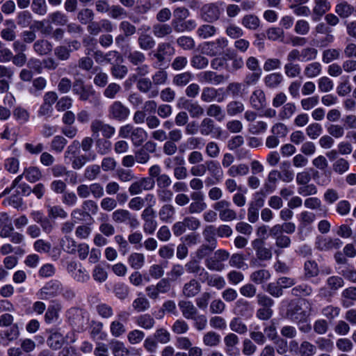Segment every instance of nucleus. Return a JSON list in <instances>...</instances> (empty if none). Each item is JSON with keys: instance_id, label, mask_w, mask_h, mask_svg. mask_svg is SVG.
<instances>
[{"instance_id": "34", "label": "nucleus", "mask_w": 356, "mask_h": 356, "mask_svg": "<svg viewBox=\"0 0 356 356\" xmlns=\"http://www.w3.org/2000/svg\"><path fill=\"white\" fill-rule=\"evenodd\" d=\"M152 33L156 38H163L172 33V28L166 23H156L152 26Z\"/></svg>"}, {"instance_id": "22", "label": "nucleus", "mask_w": 356, "mask_h": 356, "mask_svg": "<svg viewBox=\"0 0 356 356\" xmlns=\"http://www.w3.org/2000/svg\"><path fill=\"white\" fill-rule=\"evenodd\" d=\"M178 307L183 317L188 320H190L198 313L197 308L190 300H179L178 302Z\"/></svg>"}, {"instance_id": "1", "label": "nucleus", "mask_w": 356, "mask_h": 356, "mask_svg": "<svg viewBox=\"0 0 356 356\" xmlns=\"http://www.w3.org/2000/svg\"><path fill=\"white\" fill-rule=\"evenodd\" d=\"M119 136L123 138H130L135 147L140 146L147 138V131L141 127H135L127 124L119 129Z\"/></svg>"}, {"instance_id": "12", "label": "nucleus", "mask_w": 356, "mask_h": 356, "mask_svg": "<svg viewBox=\"0 0 356 356\" xmlns=\"http://www.w3.org/2000/svg\"><path fill=\"white\" fill-rule=\"evenodd\" d=\"M200 132L202 136L212 135L213 137L219 138L221 136V129L216 127L215 122L210 118H204L200 122Z\"/></svg>"}, {"instance_id": "57", "label": "nucleus", "mask_w": 356, "mask_h": 356, "mask_svg": "<svg viewBox=\"0 0 356 356\" xmlns=\"http://www.w3.org/2000/svg\"><path fill=\"white\" fill-rule=\"evenodd\" d=\"M268 124L264 121H257L248 124V131L253 135H259L266 132Z\"/></svg>"}, {"instance_id": "20", "label": "nucleus", "mask_w": 356, "mask_h": 356, "mask_svg": "<svg viewBox=\"0 0 356 356\" xmlns=\"http://www.w3.org/2000/svg\"><path fill=\"white\" fill-rule=\"evenodd\" d=\"M183 108L188 111L192 118H199L204 113V108L197 101L186 99L184 102Z\"/></svg>"}, {"instance_id": "29", "label": "nucleus", "mask_w": 356, "mask_h": 356, "mask_svg": "<svg viewBox=\"0 0 356 356\" xmlns=\"http://www.w3.org/2000/svg\"><path fill=\"white\" fill-rule=\"evenodd\" d=\"M175 208L170 204H165L159 211L160 220L165 223H171L174 220Z\"/></svg>"}, {"instance_id": "28", "label": "nucleus", "mask_w": 356, "mask_h": 356, "mask_svg": "<svg viewBox=\"0 0 356 356\" xmlns=\"http://www.w3.org/2000/svg\"><path fill=\"white\" fill-rule=\"evenodd\" d=\"M138 44L140 49L149 51L156 46V41L153 36L147 33H141L138 38Z\"/></svg>"}, {"instance_id": "55", "label": "nucleus", "mask_w": 356, "mask_h": 356, "mask_svg": "<svg viewBox=\"0 0 356 356\" xmlns=\"http://www.w3.org/2000/svg\"><path fill=\"white\" fill-rule=\"evenodd\" d=\"M229 264L231 267L237 269H245L248 267V264L245 262V257L243 254L235 253L233 254L229 261Z\"/></svg>"}, {"instance_id": "6", "label": "nucleus", "mask_w": 356, "mask_h": 356, "mask_svg": "<svg viewBox=\"0 0 356 356\" xmlns=\"http://www.w3.org/2000/svg\"><path fill=\"white\" fill-rule=\"evenodd\" d=\"M111 218L113 222L118 224L126 223L131 228H137L140 223L137 218L128 210L119 209L112 213Z\"/></svg>"}, {"instance_id": "56", "label": "nucleus", "mask_w": 356, "mask_h": 356, "mask_svg": "<svg viewBox=\"0 0 356 356\" xmlns=\"http://www.w3.org/2000/svg\"><path fill=\"white\" fill-rule=\"evenodd\" d=\"M60 246L68 254H74L76 252L77 244L70 237L65 236L60 241Z\"/></svg>"}, {"instance_id": "40", "label": "nucleus", "mask_w": 356, "mask_h": 356, "mask_svg": "<svg viewBox=\"0 0 356 356\" xmlns=\"http://www.w3.org/2000/svg\"><path fill=\"white\" fill-rule=\"evenodd\" d=\"M136 323L145 330H150L154 327L156 321L150 314H145L136 317Z\"/></svg>"}, {"instance_id": "42", "label": "nucleus", "mask_w": 356, "mask_h": 356, "mask_svg": "<svg viewBox=\"0 0 356 356\" xmlns=\"http://www.w3.org/2000/svg\"><path fill=\"white\" fill-rule=\"evenodd\" d=\"M48 20L50 23L56 26H65L68 22V17L64 13L57 10L48 15Z\"/></svg>"}, {"instance_id": "45", "label": "nucleus", "mask_w": 356, "mask_h": 356, "mask_svg": "<svg viewBox=\"0 0 356 356\" xmlns=\"http://www.w3.org/2000/svg\"><path fill=\"white\" fill-rule=\"evenodd\" d=\"M218 96V90L213 87H204L203 88L200 99L204 103H211L214 102Z\"/></svg>"}, {"instance_id": "59", "label": "nucleus", "mask_w": 356, "mask_h": 356, "mask_svg": "<svg viewBox=\"0 0 356 356\" xmlns=\"http://www.w3.org/2000/svg\"><path fill=\"white\" fill-rule=\"evenodd\" d=\"M226 110L229 115L234 116L244 111V105L239 101H232L227 104Z\"/></svg>"}, {"instance_id": "64", "label": "nucleus", "mask_w": 356, "mask_h": 356, "mask_svg": "<svg viewBox=\"0 0 356 356\" xmlns=\"http://www.w3.org/2000/svg\"><path fill=\"white\" fill-rule=\"evenodd\" d=\"M322 133L323 127L317 122L312 123L306 128L307 135L312 140H315L318 138Z\"/></svg>"}, {"instance_id": "18", "label": "nucleus", "mask_w": 356, "mask_h": 356, "mask_svg": "<svg viewBox=\"0 0 356 356\" xmlns=\"http://www.w3.org/2000/svg\"><path fill=\"white\" fill-rule=\"evenodd\" d=\"M199 80L207 84L219 85L226 81V77L213 71H204L199 74Z\"/></svg>"}, {"instance_id": "54", "label": "nucleus", "mask_w": 356, "mask_h": 356, "mask_svg": "<svg viewBox=\"0 0 356 356\" xmlns=\"http://www.w3.org/2000/svg\"><path fill=\"white\" fill-rule=\"evenodd\" d=\"M24 175L29 182L34 183L41 178L42 173L38 168L31 166L24 170Z\"/></svg>"}, {"instance_id": "10", "label": "nucleus", "mask_w": 356, "mask_h": 356, "mask_svg": "<svg viewBox=\"0 0 356 356\" xmlns=\"http://www.w3.org/2000/svg\"><path fill=\"white\" fill-rule=\"evenodd\" d=\"M90 130L93 136L99 137V133L101 132L106 138H111L115 132L114 127L100 120H95L91 122Z\"/></svg>"}, {"instance_id": "53", "label": "nucleus", "mask_w": 356, "mask_h": 356, "mask_svg": "<svg viewBox=\"0 0 356 356\" xmlns=\"http://www.w3.org/2000/svg\"><path fill=\"white\" fill-rule=\"evenodd\" d=\"M322 66L318 62H313L305 67L304 74L308 78H314L321 73Z\"/></svg>"}, {"instance_id": "24", "label": "nucleus", "mask_w": 356, "mask_h": 356, "mask_svg": "<svg viewBox=\"0 0 356 356\" xmlns=\"http://www.w3.org/2000/svg\"><path fill=\"white\" fill-rule=\"evenodd\" d=\"M201 291V285L195 279H191L184 284L182 289L183 295L186 298H193Z\"/></svg>"}, {"instance_id": "4", "label": "nucleus", "mask_w": 356, "mask_h": 356, "mask_svg": "<svg viewBox=\"0 0 356 356\" xmlns=\"http://www.w3.org/2000/svg\"><path fill=\"white\" fill-rule=\"evenodd\" d=\"M63 289L62 284L56 280L47 282L37 293L40 300H49L58 296Z\"/></svg>"}, {"instance_id": "30", "label": "nucleus", "mask_w": 356, "mask_h": 356, "mask_svg": "<svg viewBox=\"0 0 356 356\" xmlns=\"http://www.w3.org/2000/svg\"><path fill=\"white\" fill-rule=\"evenodd\" d=\"M194 78L192 72L187 71L179 73L173 76L172 84L178 88H184Z\"/></svg>"}, {"instance_id": "52", "label": "nucleus", "mask_w": 356, "mask_h": 356, "mask_svg": "<svg viewBox=\"0 0 356 356\" xmlns=\"http://www.w3.org/2000/svg\"><path fill=\"white\" fill-rule=\"evenodd\" d=\"M122 87L117 83H110L106 85L103 92V95L109 99H114L121 91Z\"/></svg>"}, {"instance_id": "21", "label": "nucleus", "mask_w": 356, "mask_h": 356, "mask_svg": "<svg viewBox=\"0 0 356 356\" xmlns=\"http://www.w3.org/2000/svg\"><path fill=\"white\" fill-rule=\"evenodd\" d=\"M252 245L256 252V256L260 261L270 260L272 258L271 250L266 248L264 242L260 239H255L252 242Z\"/></svg>"}, {"instance_id": "7", "label": "nucleus", "mask_w": 356, "mask_h": 356, "mask_svg": "<svg viewBox=\"0 0 356 356\" xmlns=\"http://www.w3.org/2000/svg\"><path fill=\"white\" fill-rule=\"evenodd\" d=\"M114 29L113 23L106 18L101 19L99 21L93 19L87 26L88 33L94 36L98 35L102 32L111 33Z\"/></svg>"}, {"instance_id": "60", "label": "nucleus", "mask_w": 356, "mask_h": 356, "mask_svg": "<svg viewBox=\"0 0 356 356\" xmlns=\"http://www.w3.org/2000/svg\"><path fill=\"white\" fill-rule=\"evenodd\" d=\"M316 348L321 351L330 352L334 348L333 341L325 337H318L315 340Z\"/></svg>"}, {"instance_id": "2", "label": "nucleus", "mask_w": 356, "mask_h": 356, "mask_svg": "<svg viewBox=\"0 0 356 356\" xmlns=\"http://www.w3.org/2000/svg\"><path fill=\"white\" fill-rule=\"evenodd\" d=\"M305 302L309 305V311L307 312L303 310L302 305L298 302L291 300L286 308L285 317L293 322L305 321L309 318L312 312V304L308 300H304Z\"/></svg>"}, {"instance_id": "9", "label": "nucleus", "mask_w": 356, "mask_h": 356, "mask_svg": "<svg viewBox=\"0 0 356 356\" xmlns=\"http://www.w3.org/2000/svg\"><path fill=\"white\" fill-rule=\"evenodd\" d=\"M155 186V180L150 177H142L134 181L129 187L128 191L131 195H139L143 191H151Z\"/></svg>"}, {"instance_id": "46", "label": "nucleus", "mask_w": 356, "mask_h": 356, "mask_svg": "<svg viewBox=\"0 0 356 356\" xmlns=\"http://www.w3.org/2000/svg\"><path fill=\"white\" fill-rule=\"evenodd\" d=\"M316 346L308 341L301 342L297 353L300 356H314L316 353Z\"/></svg>"}, {"instance_id": "8", "label": "nucleus", "mask_w": 356, "mask_h": 356, "mask_svg": "<svg viewBox=\"0 0 356 356\" xmlns=\"http://www.w3.org/2000/svg\"><path fill=\"white\" fill-rule=\"evenodd\" d=\"M227 45L228 40L225 38H220L214 41L205 42L202 51L207 56H216L221 54Z\"/></svg>"}, {"instance_id": "44", "label": "nucleus", "mask_w": 356, "mask_h": 356, "mask_svg": "<svg viewBox=\"0 0 356 356\" xmlns=\"http://www.w3.org/2000/svg\"><path fill=\"white\" fill-rule=\"evenodd\" d=\"M220 335L214 331L206 332L203 337L202 341L206 346L216 347L220 343Z\"/></svg>"}, {"instance_id": "49", "label": "nucleus", "mask_w": 356, "mask_h": 356, "mask_svg": "<svg viewBox=\"0 0 356 356\" xmlns=\"http://www.w3.org/2000/svg\"><path fill=\"white\" fill-rule=\"evenodd\" d=\"M249 166L248 165L240 163L230 166L227 170V174L232 177L245 176L249 173Z\"/></svg>"}, {"instance_id": "38", "label": "nucleus", "mask_w": 356, "mask_h": 356, "mask_svg": "<svg viewBox=\"0 0 356 356\" xmlns=\"http://www.w3.org/2000/svg\"><path fill=\"white\" fill-rule=\"evenodd\" d=\"M282 81L283 76L279 72L269 74L264 79L265 86L271 89L277 88Z\"/></svg>"}, {"instance_id": "33", "label": "nucleus", "mask_w": 356, "mask_h": 356, "mask_svg": "<svg viewBox=\"0 0 356 356\" xmlns=\"http://www.w3.org/2000/svg\"><path fill=\"white\" fill-rule=\"evenodd\" d=\"M109 348L114 356H128L130 351L120 341L113 339L109 343Z\"/></svg>"}, {"instance_id": "41", "label": "nucleus", "mask_w": 356, "mask_h": 356, "mask_svg": "<svg viewBox=\"0 0 356 356\" xmlns=\"http://www.w3.org/2000/svg\"><path fill=\"white\" fill-rule=\"evenodd\" d=\"M132 307L136 312H143L150 307V303L142 293H139L138 297L133 301Z\"/></svg>"}, {"instance_id": "26", "label": "nucleus", "mask_w": 356, "mask_h": 356, "mask_svg": "<svg viewBox=\"0 0 356 356\" xmlns=\"http://www.w3.org/2000/svg\"><path fill=\"white\" fill-rule=\"evenodd\" d=\"M207 170L209 171L211 176L216 181L220 182L223 177V171L220 163L215 160H207L206 161Z\"/></svg>"}, {"instance_id": "48", "label": "nucleus", "mask_w": 356, "mask_h": 356, "mask_svg": "<svg viewBox=\"0 0 356 356\" xmlns=\"http://www.w3.org/2000/svg\"><path fill=\"white\" fill-rule=\"evenodd\" d=\"M33 49L39 55H47L51 51L52 45L46 40H39L33 44Z\"/></svg>"}, {"instance_id": "14", "label": "nucleus", "mask_w": 356, "mask_h": 356, "mask_svg": "<svg viewBox=\"0 0 356 356\" xmlns=\"http://www.w3.org/2000/svg\"><path fill=\"white\" fill-rule=\"evenodd\" d=\"M137 89L142 93L147 94L149 98H154L159 95V90L154 88L152 80L148 77L140 78L136 82Z\"/></svg>"}, {"instance_id": "32", "label": "nucleus", "mask_w": 356, "mask_h": 356, "mask_svg": "<svg viewBox=\"0 0 356 356\" xmlns=\"http://www.w3.org/2000/svg\"><path fill=\"white\" fill-rule=\"evenodd\" d=\"M92 73L94 74L93 83L99 88H104L108 82V75L106 72L99 67H95L93 69Z\"/></svg>"}, {"instance_id": "51", "label": "nucleus", "mask_w": 356, "mask_h": 356, "mask_svg": "<svg viewBox=\"0 0 356 356\" xmlns=\"http://www.w3.org/2000/svg\"><path fill=\"white\" fill-rule=\"evenodd\" d=\"M168 79V72L164 69H159L152 76V81L154 86L166 84Z\"/></svg>"}, {"instance_id": "25", "label": "nucleus", "mask_w": 356, "mask_h": 356, "mask_svg": "<svg viewBox=\"0 0 356 356\" xmlns=\"http://www.w3.org/2000/svg\"><path fill=\"white\" fill-rule=\"evenodd\" d=\"M330 9V3L328 0H315V6L313 8V20L318 21Z\"/></svg>"}, {"instance_id": "15", "label": "nucleus", "mask_w": 356, "mask_h": 356, "mask_svg": "<svg viewBox=\"0 0 356 356\" xmlns=\"http://www.w3.org/2000/svg\"><path fill=\"white\" fill-rule=\"evenodd\" d=\"M343 242L338 238H318L316 242V248L321 251H329L339 249Z\"/></svg>"}, {"instance_id": "58", "label": "nucleus", "mask_w": 356, "mask_h": 356, "mask_svg": "<svg viewBox=\"0 0 356 356\" xmlns=\"http://www.w3.org/2000/svg\"><path fill=\"white\" fill-rule=\"evenodd\" d=\"M344 284L343 279L339 276H330L326 280L327 288L332 292L337 291Z\"/></svg>"}, {"instance_id": "35", "label": "nucleus", "mask_w": 356, "mask_h": 356, "mask_svg": "<svg viewBox=\"0 0 356 356\" xmlns=\"http://www.w3.org/2000/svg\"><path fill=\"white\" fill-rule=\"evenodd\" d=\"M270 273L268 270L259 269L252 272L250 280L255 284H262L270 278Z\"/></svg>"}, {"instance_id": "5", "label": "nucleus", "mask_w": 356, "mask_h": 356, "mask_svg": "<svg viewBox=\"0 0 356 356\" xmlns=\"http://www.w3.org/2000/svg\"><path fill=\"white\" fill-rule=\"evenodd\" d=\"M108 117L114 120L122 122L128 119L130 109L120 101H114L108 107Z\"/></svg>"}, {"instance_id": "63", "label": "nucleus", "mask_w": 356, "mask_h": 356, "mask_svg": "<svg viewBox=\"0 0 356 356\" xmlns=\"http://www.w3.org/2000/svg\"><path fill=\"white\" fill-rule=\"evenodd\" d=\"M341 309L333 305H327L321 309L322 315L329 321H332L338 317L340 314Z\"/></svg>"}, {"instance_id": "23", "label": "nucleus", "mask_w": 356, "mask_h": 356, "mask_svg": "<svg viewBox=\"0 0 356 356\" xmlns=\"http://www.w3.org/2000/svg\"><path fill=\"white\" fill-rule=\"evenodd\" d=\"M175 49L170 42H161L158 44L156 51L154 54L159 63H163L167 56L174 54Z\"/></svg>"}, {"instance_id": "43", "label": "nucleus", "mask_w": 356, "mask_h": 356, "mask_svg": "<svg viewBox=\"0 0 356 356\" xmlns=\"http://www.w3.org/2000/svg\"><path fill=\"white\" fill-rule=\"evenodd\" d=\"M127 261L132 268L139 270L145 264V256L142 253L133 252L129 256Z\"/></svg>"}, {"instance_id": "39", "label": "nucleus", "mask_w": 356, "mask_h": 356, "mask_svg": "<svg viewBox=\"0 0 356 356\" xmlns=\"http://www.w3.org/2000/svg\"><path fill=\"white\" fill-rule=\"evenodd\" d=\"M241 24L249 30L254 31L259 27L260 19L255 15H245L241 19Z\"/></svg>"}, {"instance_id": "11", "label": "nucleus", "mask_w": 356, "mask_h": 356, "mask_svg": "<svg viewBox=\"0 0 356 356\" xmlns=\"http://www.w3.org/2000/svg\"><path fill=\"white\" fill-rule=\"evenodd\" d=\"M200 15L202 20L208 23L217 21L220 16V10L216 3L204 4L200 9Z\"/></svg>"}, {"instance_id": "16", "label": "nucleus", "mask_w": 356, "mask_h": 356, "mask_svg": "<svg viewBox=\"0 0 356 356\" xmlns=\"http://www.w3.org/2000/svg\"><path fill=\"white\" fill-rule=\"evenodd\" d=\"M250 104L252 108L260 111L267 105L266 95L263 90L256 88L250 95Z\"/></svg>"}, {"instance_id": "19", "label": "nucleus", "mask_w": 356, "mask_h": 356, "mask_svg": "<svg viewBox=\"0 0 356 356\" xmlns=\"http://www.w3.org/2000/svg\"><path fill=\"white\" fill-rule=\"evenodd\" d=\"M19 336V326L17 323H15L8 329L0 332V344L8 346L10 342L16 340Z\"/></svg>"}, {"instance_id": "3", "label": "nucleus", "mask_w": 356, "mask_h": 356, "mask_svg": "<svg viewBox=\"0 0 356 356\" xmlns=\"http://www.w3.org/2000/svg\"><path fill=\"white\" fill-rule=\"evenodd\" d=\"M72 91L79 96L81 101H90L96 103L99 101L98 95L93 87L90 85H85L82 79H76L73 83Z\"/></svg>"}, {"instance_id": "61", "label": "nucleus", "mask_w": 356, "mask_h": 356, "mask_svg": "<svg viewBox=\"0 0 356 356\" xmlns=\"http://www.w3.org/2000/svg\"><path fill=\"white\" fill-rule=\"evenodd\" d=\"M216 32V28L210 24H203L197 30V35L203 39L213 36Z\"/></svg>"}, {"instance_id": "62", "label": "nucleus", "mask_w": 356, "mask_h": 356, "mask_svg": "<svg viewBox=\"0 0 356 356\" xmlns=\"http://www.w3.org/2000/svg\"><path fill=\"white\" fill-rule=\"evenodd\" d=\"M343 300V306L348 307L351 304L348 303V300L356 301V287L350 286L345 289L341 293Z\"/></svg>"}, {"instance_id": "17", "label": "nucleus", "mask_w": 356, "mask_h": 356, "mask_svg": "<svg viewBox=\"0 0 356 356\" xmlns=\"http://www.w3.org/2000/svg\"><path fill=\"white\" fill-rule=\"evenodd\" d=\"M234 313L242 317L248 318L250 317L254 312V307L252 305L243 298L237 300L235 302Z\"/></svg>"}, {"instance_id": "47", "label": "nucleus", "mask_w": 356, "mask_h": 356, "mask_svg": "<svg viewBox=\"0 0 356 356\" xmlns=\"http://www.w3.org/2000/svg\"><path fill=\"white\" fill-rule=\"evenodd\" d=\"M207 115L211 118H215L217 121L220 122L225 118V113L222 107L216 104H212L207 108Z\"/></svg>"}, {"instance_id": "13", "label": "nucleus", "mask_w": 356, "mask_h": 356, "mask_svg": "<svg viewBox=\"0 0 356 356\" xmlns=\"http://www.w3.org/2000/svg\"><path fill=\"white\" fill-rule=\"evenodd\" d=\"M85 312L80 308L72 307L67 312V318L72 326L77 329L83 328L85 324Z\"/></svg>"}, {"instance_id": "27", "label": "nucleus", "mask_w": 356, "mask_h": 356, "mask_svg": "<svg viewBox=\"0 0 356 356\" xmlns=\"http://www.w3.org/2000/svg\"><path fill=\"white\" fill-rule=\"evenodd\" d=\"M65 341V339L63 334L54 330L50 331V334L47 341L48 346L54 350L60 349L64 344Z\"/></svg>"}, {"instance_id": "50", "label": "nucleus", "mask_w": 356, "mask_h": 356, "mask_svg": "<svg viewBox=\"0 0 356 356\" xmlns=\"http://www.w3.org/2000/svg\"><path fill=\"white\" fill-rule=\"evenodd\" d=\"M204 238L208 244L217 247L216 231L213 225H207L202 232Z\"/></svg>"}, {"instance_id": "37", "label": "nucleus", "mask_w": 356, "mask_h": 356, "mask_svg": "<svg viewBox=\"0 0 356 356\" xmlns=\"http://www.w3.org/2000/svg\"><path fill=\"white\" fill-rule=\"evenodd\" d=\"M94 18L93 10L88 8H81L76 13L77 21L83 25H88Z\"/></svg>"}, {"instance_id": "31", "label": "nucleus", "mask_w": 356, "mask_h": 356, "mask_svg": "<svg viewBox=\"0 0 356 356\" xmlns=\"http://www.w3.org/2000/svg\"><path fill=\"white\" fill-rule=\"evenodd\" d=\"M60 309V305L58 302H54L53 304L49 305L44 314L45 323L51 324L56 322L59 318V312Z\"/></svg>"}, {"instance_id": "36", "label": "nucleus", "mask_w": 356, "mask_h": 356, "mask_svg": "<svg viewBox=\"0 0 356 356\" xmlns=\"http://www.w3.org/2000/svg\"><path fill=\"white\" fill-rule=\"evenodd\" d=\"M334 11L341 18L345 19L353 13L354 7L347 1H343L336 5Z\"/></svg>"}]
</instances>
